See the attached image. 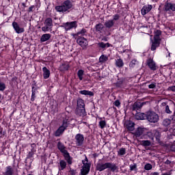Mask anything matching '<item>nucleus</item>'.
<instances>
[{"instance_id":"nucleus-58","label":"nucleus","mask_w":175,"mask_h":175,"mask_svg":"<svg viewBox=\"0 0 175 175\" xmlns=\"http://www.w3.org/2000/svg\"><path fill=\"white\" fill-rule=\"evenodd\" d=\"M151 175H159V173L158 172H153L151 174Z\"/></svg>"},{"instance_id":"nucleus-6","label":"nucleus","mask_w":175,"mask_h":175,"mask_svg":"<svg viewBox=\"0 0 175 175\" xmlns=\"http://www.w3.org/2000/svg\"><path fill=\"white\" fill-rule=\"evenodd\" d=\"M68 120H63L62 124L57 129V130L55 132V136L56 137H59L61 135L65 132L66 128H68Z\"/></svg>"},{"instance_id":"nucleus-11","label":"nucleus","mask_w":175,"mask_h":175,"mask_svg":"<svg viewBox=\"0 0 175 175\" xmlns=\"http://www.w3.org/2000/svg\"><path fill=\"white\" fill-rule=\"evenodd\" d=\"M77 43H78L79 46H82L83 49L88 46V40L84 38V37H79L77 40Z\"/></svg>"},{"instance_id":"nucleus-14","label":"nucleus","mask_w":175,"mask_h":175,"mask_svg":"<svg viewBox=\"0 0 175 175\" xmlns=\"http://www.w3.org/2000/svg\"><path fill=\"white\" fill-rule=\"evenodd\" d=\"M152 9V6L151 5H144L141 10V13L142 16H146L147 13H149V12H151Z\"/></svg>"},{"instance_id":"nucleus-33","label":"nucleus","mask_w":175,"mask_h":175,"mask_svg":"<svg viewBox=\"0 0 175 175\" xmlns=\"http://www.w3.org/2000/svg\"><path fill=\"white\" fill-rule=\"evenodd\" d=\"M153 136L157 142H159V139H161V133L157 130H153Z\"/></svg>"},{"instance_id":"nucleus-45","label":"nucleus","mask_w":175,"mask_h":175,"mask_svg":"<svg viewBox=\"0 0 175 175\" xmlns=\"http://www.w3.org/2000/svg\"><path fill=\"white\" fill-rule=\"evenodd\" d=\"M99 126L101 129H103L105 128V126H106V121H105V120L100 121Z\"/></svg>"},{"instance_id":"nucleus-50","label":"nucleus","mask_w":175,"mask_h":175,"mask_svg":"<svg viewBox=\"0 0 175 175\" xmlns=\"http://www.w3.org/2000/svg\"><path fill=\"white\" fill-rule=\"evenodd\" d=\"M113 19L112 20H113V21H117V20H120V15L118 14H115L113 16Z\"/></svg>"},{"instance_id":"nucleus-16","label":"nucleus","mask_w":175,"mask_h":175,"mask_svg":"<svg viewBox=\"0 0 175 175\" xmlns=\"http://www.w3.org/2000/svg\"><path fill=\"white\" fill-rule=\"evenodd\" d=\"M107 169H109L111 172H118V166L116 163L107 162Z\"/></svg>"},{"instance_id":"nucleus-26","label":"nucleus","mask_w":175,"mask_h":175,"mask_svg":"<svg viewBox=\"0 0 175 175\" xmlns=\"http://www.w3.org/2000/svg\"><path fill=\"white\" fill-rule=\"evenodd\" d=\"M119 53H120V54H122V55H124V57H126V58H130L131 57V51H129V49H123L122 51H120Z\"/></svg>"},{"instance_id":"nucleus-36","label":"nucleus","mask_w":175,"mask_h":175,"mask_svg":"<svg viewBox=\"0 0 175 175\" xmlns=\"http://www.w3.org/2000/svg\"><path fill=\"white\" fill-rule=\"evenodd\" d=\"M77 76L79 77V79L80 80V81H81L83 80V79H84L83 76H84V70H79L77 72Z\"/></svg>"},{"instance_id":"nucleus-46","label":"nucleus","mask_w":175,"mask_h":175,"mask_svg":"<svg viewBox=\"0 0 175 175\" xmlns=\"http://www.w3.org/2000/svg\"><path fill=\"white\" fill-rule=\"evenodd\" d=\"M144 169L145 170H151V169H152V165L150 163H147L145 165Z\"/></svg>"},{"instance_id":"nucleus-55","label":"nucleus","mask_w":175,"mask_h":175,"mask_svg":"<svg viewBox=\"0 0 175 175\" xmlns=\"http://www.w3.org/2000/svg\"><path fill=\"white\" fill-rule=\"evenodd\" d=\"M71 35H72V36L74 38V39H76V36H79V34H77V33H72Z\"/></svg>"},{"instance_id":"nucleus-10","label":"nucleus","mask_w":175,"mask_h":175,"mask_svg":"<svg viewBox=\"0 0 175 175\" xmlns=\"http://www.w3.org/2000/svg\"><path fill=\"white\" fill-rule=\"evenodd\" d=\"M75 143L79 147L83 146V144L84 143V135L80 133L77 134L75 135Z\"/></svg>"},{"instance_id":"nucleus-3","label":"nucleus","mask_w":175,"mask_h":175,"mask_svg":"<svg viewBox=\"0 0 175 175\" xmlns=\"http://www.w3.org/2000/svg\"><path fill=\"white\" fill-rule=\"evenodd\" d=\"M146 120L152 124H155L159 121V115L154 111H148L146 113Z\"/></svg>"},{"instance_id":"nucleus-23","label":"nucleus","mask_w":175,"mask_h":175,"mask_svg":"<svg viewBox=\"0 0 175 175\" xmlns=\"http://www.w3.org/2000/svg\"><path fill=\"white\" fill-rule=\"evenodd\" d=\"M104 28L105 26H103V24L102 23H98L95 26L96 31H97L98 33H102V32H103Z\"/></svg>"},{"instance_id":"nucleus-15","label":"nucleus","mask_w":175,"mask_h":175,"mask_svg":"<svg viewBox=\"0 0 175 175\" xmlns=\"http://www.w3.org/2000/svg\"><path fill=\"white\" fill-rule=\"evenodd\" d=\"M147 65L151 70H157V64H155V62L152 59H148L147 60Z\"/></svg>"},{"instance_id":"nucleus-44","label":"nucleus","mask_w":175,"mask_h":175,"mask_svg":"<svg viewBox=\"0 0 175 175\" xmlns=\"http://www.w3.org/2000/svg\"><path fill=\"white\" fill-rule=\"evenodd\" d=\"M136 65H137V61L136 59H133L130 62L129 66L130 68H133Z\"/></svg>"},{"instance_id":"nucleus-41","label":"nucleus","mask_w":175,"mask_h":175,"mask_svg":"<svg viewBox=\"0 0 175 175\" xmlns=\"http://www.w3.org/2000/svg\"><path fill=\"white\" fill-rule=\"evenodd\" d=\"M68 69H69V64H62L60 66V70H62V71L68 70Z\"/></svg>"},{"instance_id":"nucleus-13","label":"nucleus","mask_w":175,"mask_h":175,"mask_svg":"<svg viewBox=\"0 0 175 175\" xmlns=\"http://www.w3.org/2000/svg\"><path fill=\"white\" fill-rule=\"evenodd\" d=\"M12 27L14 31L16 32V33H23V32H24L25 31L24 28L21 27L18 23H17V22H13Z\"/></svg>"},{"instance_id":"nucleus-18","label":"nucleus","mask_w":175,"mask_h":175,"mask_svg":"<svg viewBox=\"0 0 175 175\" xmlns=\"http://www.w3.org/2000/svg\"><path fill=\"white\" fill-rule=\"evenodd\" d=\"M144 106V103H135L133 105V111H139L140 109Z\"/></svg>"},{"instance_id":"nucleus-22","label":"nucleus","mask_w":175,"mask_h":175,"mask_svg":"<svg viewBox=\"0 0 175 175\" xmlns=\"http://www.w3.org/2000/svg\"><path fill=\"white\" fill-rule=\"evenodd\" d=\"M31 100L33 102V100H35V98H36V94H38V88L33 86L31 88Z\"/></svg>"},{"instance_id":"nucleus-32","label":"nucleus","mask_w":175,"mask_h":175,"mask_svg":"<svg viewBox=\"0 0 175 175\" xmlns=\"http://www.w3.org/2000/svg\"><path fill=\"white\" fill-rule=\"evenodd\" d=\"M79 94H81V95H88L89 96H94V93L92 92L88 91V90H81V91H79Z\"/></svg>"},{"instance_id":"nucleus-19","label":"nucleus","mask_w":175,"mask_h":175,"mask_svg":"<svg viewBox=\"0 0 175 175\" xmlns=\"http://www.w3.org/2000/svg\"><path fill=\"white\" fill-rule=\"evenodd\" d=\"M76 113L77 116H80V117H85V116H87L85 108H77Z\"/></svg>"},{"instance_id":"nucleus-31","label":"nucleus","mask_w":175,"mask_h":175,"mask_svg":"<svg viewBox=\"0 0 175 175\" xmlns=\"http://www.w3.org/2000/svg\"><path fill=\"white\" fill-rule=\"evenodd\" d=\"M161 32L160 30L157 31V33L154 36V41L153 42H156L157 43H159V41L161 40V38L159 37V36L161 35Z\"/></svg>"},{"instance_id":"nucleus-53","label":"nucleus","mask_w":175,"mask_h":175,"mask_svg":"<svg viewBox=\"0 0 175 175\" xmlns=\"http://www.w3.org/2000/svg\"><path fill=\"white\" fill-rule=\"evenodd\" d=\"M169 91H172L173 92H175V86H171L168 88Z\"/></svg>"},{"instance_id":"nucleus-24","label":"nucleus","mask_w":175,"mask_h":175,"mask_svg":"<svg viewBox=\"0 0 175 175\" xmlns=\"http://www.w3.org/2000/svg\"><path fill=\"white\" fill-rule=\"evenodd\" d=\"M77 108L85 109V104L84 103V100L83 99L79 98L77 100Z\"/></svg>"},{"instance_id":"nucleus-48","label":"nucleus","mask_w":175,"mask_h":175,"mask_svg":"<svg viewBox=\"0 0 175 175\" xmlns=\"http://www.w3.org/2000/svg\"><path fill=\"white\" fill-rule=\"evenodd\" d=\"M155 87H157L156 83H152L148 85V88H150V90L155 88Z\"/></svg>"},{"instance_id":"nucleus-25","label":"nucleus","mask_w":175,"mask_h":175,"mask_svg":"<svg viewBox=\"0 0 175 175\" xmlns=\"http://www.w3.org/2000/svg\"><path fill=\"white\" fill-rule=\"evenodd\" d=\"M14 173V170L12 166H8L5 168V172H4L3 175H13Z\"/></svg>"},{"instance_id":"nucleus-61","label":"nucleus","mask_w":175,"mask_h":175,"mask_svg":"<svg viewBox=\"0 0 175 175\" xmlns=\"http://www.w3.org/2000/svg\"><path fill=\"white\" fill-rule=\"evenodd\" d=\"M173 120H175L174 118H173Z\"/></svg>"},{"instance_id":"nucleus-47","label":"nucleus","mask_w":175,"mask_h":175,"mask_svg":"<svg viewBox=\"0 0 175 175\" xmlns=\"http://www.w3.org/2000/svg\"><path fill=\"white\" fill-rule=\"evenodd\" d=\"M137 165L136 164L130 165V170L131 172H133V170H136Z\"/></svg>"},{"instance_id":"nucleus-4","label":"nucleus","mask_w":175,"mask_h":175,"mask_svg":"<svg viewBox=\"0 0 175 175\" xmlns=\"http://www.w3.org/2000/svg\"><path fill=\"white\" fill-rule=\"evenodd\" d=\"M44 25L42 27V32H51L53 31V19L51 18H47L44 22Z\"/></svg>"},{"instance_id":"nucleus-49","label":"nucleus","mask_w":175,"mask_h":175,"mask_svg":"<svg viewBox=\"0 0 175 175\" xmlns=\"http://www.w3.org/2000/svg\"><path fill=\"white\" fill-rule=\"evenodd\" d=\"M113 104L116 106V107H120V106H121V103L118 100H116Z\"/></svg>"},{"instance_id":"nucleus-52","label":"nucleus","mask_w":175,"mask_h":175,"mask_svg":"<svg viewBox=\"0 0 175 175\" xmlns=\"http://www.w3.org/2000/svg\"><path fill=\"white\" fill-rule=\"evenodd\" d=\"M165 111L166 113H167V114H170V113H172V111H170V109L169 108V105H166Z\"/></svg>"},{"instance_id":"nucleus-30","label":"nucleus","mask_w":175,"mask_h":175,"mask_svg":"<svg viewBox=\"0 0 175 175\" xmlns=\"http://www.w3.org/2000/svg\"><path fill=\"white\" fill-rule=\"evenodd\" d=\"M104 25L106 27V28H111L114 26V20L107 21Z\"/></svg>"},{"instance_id":"nucleus-12","label":"nucleus","mask_w":175,"mask_h":175,"mask_svg":"<svg viewBox=\"0 0 175 175\" xmlns=\"http://www.w3.org/2000/svg\"><path fill=\"white\" fill-rule=\"evenodd\" d=\"M124 128L127 129V131H135V122L131 121V120H126L124 122Z\"/></svg>"},{"instance_id":"nucleus-40","label":"nucleus","mask_w":175,"mask_h":175,"mask_svg":"<svg viewBox=\"0 0 175 175\" xmlns=\"http://www.w3.org/2000/svg\"><path fill=\"white\" fill-rule=\"evenodd\" d=\"M126 154V149H125V148H121L118 151V155L122 156V155H125Z\"/></svg>"},{"instance_id":"nucleus-54","label":"nucleus","mask_w":175,"mask_h":175,"mask_svg":"<svg viewBox=\"0 0 175 175\" xmlns=\"http://www.w3.org/2000/svg\"><path fill=\"white\" fill-rule=\"evenodd\" d=\"M33 9H35V5H31L29 8V12H33Z\"/></svg>"},{"instance_id":"nucleus-37","label":"nucleus","mask_w":175,"mask_h":175,"mask_svg":"<svg viewBox=\"0 0 175 175\" xmlns=\"http://www.w3.org/2000/svg\"><path fill=\"white\" fill-rule=\"evenodd\" d=\"M98 46L100 47V49H107L110 47V44L109 42H100L98 43Z\"/></svg>"},{"instance_id":"nucleus-28","label":"nucleus","mask_w":175,"mask_h":175,"mask_svg":"<svg viewBox=\"0 0 175 175\" xmlns=\"http://www.w3.org/2000/svg\"><path fill=\"white\" fill-rule=\"evenodd\" d=\"M43 77L44 79H49L50 77V70L47 69L46 67L42 68Z\"/></svg>"},{"instance_id":"nucleus-59","label":"nucleus","mask_w":175,"mask_h":175,"mask_svg":"<svg viewBox=\"0 0 175 175\" xmlns=\"http://www.w3.org/2000/svg\"><path fill=\"white\" fill-rule=\"evenodd\" d=\"M168 57H170V53L168 54Z\"/></svg>"},{"instance_id":"nucleus-57","label":"nucleus","mask_w":175,"mask_h":175,"mask_svg":"<svg viewBox=\"0 0 175 175\" xmlns=\"http://www.w3.org/2000/svg\"><path fill=\"white\" fill-rule=\"evenodd\" d=\"M165 165H170V163H172V161H169V160H167L165 162Z\"/></svg>"},{"instance_id":"nucleus-42","label":"nucleus","mask_w":175,"mask_h":175,"mask_svg":"<svg viewBox=\"0 0 175 175\" xmlns=\"http://www.w3.org/2000/svg\"><path fill=\"white\" fill-rule=\"evenodd\" d=\"M142 146H144L145 147H148V146H151V142L148 140H143L142 141Z\"/></svg>"},{"instance_id":"nucleus-38","label":"nucleus","mask_w":175,"mask_h":175,"mask_svg":"<svg viewBox=\"0 0 175 175\" xmlns=\"http://www.w3.org/2000/svg\"><path fill=\"white\" fill-rule=\"evenodd\" d=\"M159 42L153 41L151 46L152 51H154V50H157V47H159Z\"/></svg>"},{"instance_id":"nucleus-1","label":"nucleus","mask_w":175,"mask_h":175,"mask_svg":"<svg viewBox=\"0 0 175 175\" xmlns=\"http://www.w3.org/2000/svg\"><path fill=\"white\" fill-rule=\"evenodd\" d=\"M73 8V4L69 0L65 1L62 5H57L55 7V10L59 13H65V12H68V10L72 9Z\"/></svg>"},{"instance_id":"nucleus-5","label":"nucleus","mask_w":175,"mask_h":175,"mask_svg":"<svg viewBox=\"0 0 175 175\" xmlns=\"http://www.w3.org/2000/svg\"><path fill=\"white\" fill-rule=\"evenodd\" d=\"M83 166L81 170V175H87L90 173L91 169V163H88V159L85 157V160L82 161Z\"/></svg>"},{"instance_id":"nucleus-20","label":"nucleus","mask_w":175,"mask_h":175,"mask_svg":"<svg viewBox=\"0 0 175 175\" xmlns=\"http://www.w3.org/2000/svg\"><path fill=\"white\" fill-rule=\"evenodd\" d=\"M144 139H150V140H154V130H151L150 131H147L145 133V136Z\"/></svg>"},{"instance_id":"nucleus-51","label":"nucleus","mask_w":175,"mask_h":175,"mask_svg":"<svg viewBox=\"0 0 175 175\" xmlns=\"http://www.w3.org/2000/svg\"><path fill=\"white\" fill-rule=\"evenodd\" d=\"M170 150L171 151L175 152V144H172L170 145Z\"/></svg>"},{"instance_id":"nucleus-17","label":"nucleus","mask_w":175,"mask_h":175,"mask_svg":"<svg viewBox=\"0 0 175 175\" xmlns=\"http://www.w3.org/2000/svg\"><path fill=\"white\" fill-rule=\"evenodd\" d=\"M107 169V163H98L96 165V170L98 172H103V170H106Z\"/></svg>"},{"instance_id":"nucleus-29","label":"nucleus","mask_w":175,"mask_h":175,"mask_svg":"<svg viewBox=\"0 0 175 175\" xmlns=\"http://www.w3.org/2000/svg\"><path fill=\"white\" fill-rule=\"evenodd\" d=\"M50 38H51V34H50V33L43 34L41 36L40 41L41 42H47V40H49L50 39Z\"/></svg>"},{"instance_id":"nucleus-39","label":"nucleus","mask_w":175,"mask_h":175,"mask_svg":"<svg viewBox=\"0 0 175 175\" xmlns=\"http://www.w3.org/2000/svg\"><path fill=\"white\" fill-rule=\"evenodd\" d=\"M163 126H169L172 124V120L170 119H164L162 122Z\"/></svg>"},{"instance_id":"nucleus-8","label":"nucleus","mask_w":175,"mask_h":175,"mask_svg":"<svg viewBox=\"0 0 175 175\" xmlns=\"http://www.w3.org/2000/svg\"><path fill=\"white\" fill-rule=\"evenodd\" d=\"M164 10L168 14H172V12H175V3H167L164 5Z\"/></svg>"},{"instance_id":"nucleus-7","label":"nucleus","mask_w":175,"mask_h":175,"mask_svg":"<svg viewBox=\"0 0 175 175\" xmlns=\"http://www.w3.org/2000/svg\"><path fill=\"white\" fill-rule=\"evenodd\" d=\"M62 28H64L65 31H70L72 28H77V21L67 22L62 25Z\"/></svg>"},{"instance_id":"nucleus-34","label":"nucleus","mask_w":175,"mask_h":175,"mask_svg":"<svg viewBox=\"0 0 175 175\" xmlns=\"http://www.w3.org/2000/svg\"><path fill=\"white\" fill-rule=\"evenodd\" d=\"M109 59V57L105 55H102L99 57V62L100 64H105V62H107V61Z\"/></svg>"},{"instance_id":"nucleus-60","label":"nucleus","mask_w":175,"mask_h":175,"mask_svg":"<svg viewBox=\"0 0 175 175\" xmlns=\"http://www.w3.org/2000/svg\"><path fill=\"white\" fill-rule=\"evenodd\" d=\"M1 98H2V96L0 94V99H1Z\"/></svg>"},{"instance_id":"nucleus-2","label":"nucleus","mask_w":175,"mask_h":175,"mask_svg":"<svg viewBox=\"0 0 175 175\" xmlns=\"http://www.w3.org/2000/svg\"><path fill=\"white\" fill-rule=\"evenodd\" d=\"M57 148L61 152H62L64 159L66 160L68 165H72V157H70V155L69 154V152H68V150L65 149V145H64V144H62L61 142H59L57 143Z\"/></svg>"},{"instance_id":"nucleus-21","label":"nucleus","mask_w":175,"mask_h":175,"mask_svg":"<svg viewBox=\"0 0 175 175\" xmlns=\"http://www.w3.org/2000/svg\"><path fill=\"white\" fill-rule=\"evenodd\" d=\"M136 120H146L147 118V114L140 112H137L135 113Z\"/></svg>"},{"instance_id":"nucleus-27","label":"nucleus","mask_w":175,"mask_h":175,"mask_svg":"<svg viewBox=\"0 0 175 175\" xmlns=\"http://www.w3.org/2000/svg\"><path fill=\"white\" fill-rule=\"evenodd\" d=\"M59 170H64L66 169V161L64 160H60L58 165Z\"/></svg>"},{"instance_id":"nucleus-35","label":"nucleus","mask_w":175,"mask_h":175,"mask_svg":"<svg viewBox=\"0 0 175 175\" xmlns=\"http://www.w3.org/2000/svg\"><path fill=\"white\" fill-rule=\"evenodd\" d=\"M116 65L118 66V68H122L124 66V62L122 61V59L119 58L116 60Z\"/></svg>"},{"instance_id":"nucleus-43","label":"nucleus","mask_w":175,"mask_h":175,"mask_svg":"<svg viewBox=\"0 0 175 175\" xmlns=\"http://www.w3.org/2000/svg\"><path fill=\"white\" fill-rule=\"evenodd\" d=\"M87 33V30L85 29H82L81 31L77 32V35H81V36H84Z\"/></svg>"},{"instance_id":"nucleus-9","label":"nucleus","mask_w":175,"mask_h":175,"mask_svg":"<svg viewBox=\"0 0 175 175\" xmlns=\"http://www.w3.org/2000/svg\"><path fill=\"white\" fill-rule=\"evenodd\" d=\"M147 133V129L143 127H138L135 131L136 137H141V139H144V136Z\"/></svg>"},{"instance_id":"nucleus-56","label":"nucleus","mask_w":175,"mask_h":175,"mask_svg":"<svg viewBox=\"0 0 175 175\" xmlns=\"http://www.w3.org/2000/svg\"><path fill=\"white\" fill-rule=\"evenodd\" d=\"M161 175H172V172H165L162 174Z\"/></svg>"}]
</instances>
